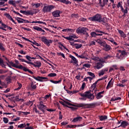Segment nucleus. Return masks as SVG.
I'll return each mask as SVG.
<instances>
[{
    "instance_id": "38",
    "label": "nucleus",
    "mask_w": 129,
    "mask_h": 129,
    "mask_svg": "<svg viewBox=\"0 0 129 129\" xmlns=\"http://www.w3.org/2000/svg\"><path fill=\"white\" fill-rule=\"evenodd\" d=\"M74 46L76 48V49H80V48H81V47H82V44H75Z\"/></svg>"
},
{
    "instance_id": "1",
    "label": "nucleus",
    "mask_w": 129,
    "mask_h": 129,
    "mask_svg": "<svg viewBox=\"0 0 129 129\" xmlns=\"http://www.w3.org/2000/svg\"><path fill=\"white\" fill-rule=\"evenodd\" d=\"M63 101L66 103V104H68V105L74 106L75 107H83V108H91V107H95V105L97 104L96 103H91L90 104L79 103L75 105L71 103L66 100H63Z\"/></svg>"
},
{
    "instance_id": "32",
    "label": "nucleus",
    "mask_w": 129,
    "mask_h": 129,
    "mask_svg": "<svg viewBox=\"0 0 129 129\" xmlns=\"http://www.w3.org/2000/svg\"><path fill=\"white\" fill-rule=\"evenodd\" d=\"M26 125L25 123H22L20 124V125H18L17 127L18 128H24V127H26Z\"/></svg>"
},
{
    "instance_id": "18",
    "label": "nucleus",
    "mask_w": 129,
    "mask_h": 129,
    "mask_svg": "<svg viewBox=\"0 0 129 129\" xmlns=\"http://www.w3.org/2000/svg\"><path fill=\"white\" fill-rule=\"evenodd\" d=\"M69 57L70 58H71L72 60H73V61H71V63H74V64H77V63H78V60L73 55L70 54L69 55Z\"/></svg>"
},
{
    "instance_id": "55",
    "label": "nucleus",
    "mask_w": 129,
    "mask_h": 129,
    "mask_svg": "<svg viewBox=\"0 0 129 129\" xmlns=\"http://www.w3.org/2000/svg\"><path fill=\"white\" fill-rule=\"evenodd\" d=\"M11 76H8L7 78H6V81H7V82H11L12 79L11 78Z\"/></svg>"
},
{
    "instance_id": "9",
    "label": "nucleus",
    "mask_w": 129,
    "mask_h": 129,
    "mask_svg": "<svg viewBox=\"0 0 129 129\" xmlns=\"http://www.w3.org/2000/svg\"><path fill=\"white\" fill-rule=\"evenodd\" d=\"M102 47H103V49L105 52H109V51H110V50H111V46H110V45L107 44V43H106V42H105V43H104L103 46H102Z\"/></svg>"
},
{
    "instance_id": "46",
    "label": "nucleus",
    "mask_w": 129,
    "mask_h": 129,
    "mask_svg": "<svg viewBox=\"0 0 129 129\" xmlns=\"http://www.w3.org/2000/svg\"><path fill=\"white\" fill-rule=\"evenodd\" d=\"M42 5V3H37V4H34L33 6H35V8L36 9H38V8H40V6Z\"/></svg>"
},
{
    "instance_id": "11",
    "label": "nucleus",
    "mask_w": 129,
    "mask_h": 129,
    "mask_svg": "<svg viewBox=\"0 0 129 129\" xmlns=\"http://www.w3.org/2000/svg\"><path fill=\"white\" fill-rule=\"evenodd\" d=\"M62 12L60 10H55L52 12L51 15L54 18H59V17H60V14Z\"/></svg>"
},
{
    "instance_id": "23",
    "label": "nucleus",
    "mask_w": 129,
    "mask_h": 129,
    "mask_svg": "<svg viewBox=\"0 0 129 129\" xmlns=\"http://www.w3.org/2000/svg\"><path fill=\"white\" fill-rule=\"evenodd\" d=\"M34 30H36V31H38L39 32H43V33H45V30H43L41 27H39L38 26H34Z\"/></svg>"
},
{
    "instance_id": "59",
    "label": "nucleus",
    "mask_w": 129,
    "mask_h": 129,
    "mask_svg": "<svg viewBox=\"0 0 129 129\" xmlns=\"http://www.w3.org/2000/svg\"><path fill=\"white\" fill-rule=\"evenodd\" d=\"M105 60H106V59H104V57H103V58L99 59L100 61V63H105Z\"/></svg>"
},
{
    "instance_id": "25",
    "label": "nucleus",
    "mask_w": 129,
    "mask_h": 129,
    "mask_svg": "<svg viewBox=\"0 0 129 129\" xmlns=\"http://www.w3.org/2000/svg\"><path fill=\"white\" fill-rule=\"evenodd\" d=\"M34 16V13L33 11L30 10L28 11H25V16Z\"/></svg>"
},
{
    "instance_id": "5",
    "label": "nucleus",
    "mask_w": 129,
    "mask_h": 129,
    "mask_svg": "<svg viewBox=\"0 0 129 129\" xmlns=\"http://www.w3.org/2000/svg\"><path fill=\"white\" fill-rule=\"evenodd\" d=\"M53 9H55L54 5L45 4V6H44L42 9V12L44 14L46 13H51L52 10H53Z\"/></svg>"
},
{
    "instance_id": "20",
    "label": "nucleus",
    "mask_w": 129,
    "mask_h": 129,
    "mask_svg": "<svg viewBox=\"0 0 129 129\" xmlns=\"http://www.w3.org/2000/svg\"><path fill=\"white\" fill-rule=\"evenodd\" d=\"M119 54H120V57L122 58V57H124L125 55H126V52L125 51H121L120 50H118Z\"/></svg>"
},
{
    "instance_id": "21",
    "label": "nucleus",
    "mask_w": 129,
    "mask_h": 129,
    "mask_svg": "<svg viewBox=\"0 0 129 129\" xmlns=\"http://www.w3.org/2000/svg\"><path fill=\"white\" fill-rule=\"evenodd\" d=\"M15 20H16V21H17L18 23L19 24H22L23 23H24V21H25V20L22 18H20V17H15Z\"/></svg>"
},
{
    "instance_id": "17",
    "label": "nucleus",
    "mask_w": 129,
    "mask_h": 129,
    "mask_svg": "<svg viewBox=\"0 0 129 129\" xmlns=\"http://www.w3.org/2000/svg\"><path fill=\"white\" fill-rule=\"evenodd\" d=\"M30 87H31L32 90H35L37 88V85L36 84V82L32 81L30 83Z\"/></svg>"
},
{
    "instance_id": "41",
    "label": "nucleus",
    "mask_w": 129,
    "mask_h": 129,
    "mask_svg": "<svg viewBox=\"0 0 129 129\" xmlns=\"http://www.w3.org/2000/svg\"><path fill=\"white\" fill-rule=\"evenodd\" d=\"M111 58H113V56L107 54L106 56L104 57V59H106V60H107V59H110Z\"/></svg>"
},
{
    "instance_id": "56",
    "label": "nucleus",
    "mask_w": 129,
    "mask_h": 129,
    "mask_svg": "<svg viewBox=\"0 0 129 129\" xmlns=\"http://www.w3.org/2000/svg\"><path fill=\"white\" fill-rule=\"evenodd\" d=\"M83 67H86V68H90V64L88 63H85L83 64Z\"/></svg>"
},
{
    "instance_id": "24",
    "label": "nucleus",
    "mask_w": 129,
    "mask_h": 129,
    "mask_svg": "<svg viewBox=\"0 0 129 129\" xmlns=\"http://www.w3.org/2000/svg\"><path fill=\"white\" fill-rule=\"evenodd\" d=\"M118 32L119 34L120 35L121 37L122 38H123V39L126 37V35L124 33V32H123V31H122V30H119Z\"/></svg>"
},
{
    "instance_id": "30",
    "label": "nucleus",
    "mask_w": 129,
    "mask_h": 129,
    "mask_svg": "<svg viewBox=\"0 0 129 129\" xmlns=\"http://www.w3.org/2000/svg\"><path fill=\"white\" fill-rule=\"evenodd\" d=\"M109 42H111L112 44H113V45H115V46H117V43H116L115 41H114V39L112 38H110V39H107Z\"/></svg>"
},
{
    "instance_id": "35",
    "label": "nucleus",
    "mask_w": 129,
    "mask_h": 129,
    "mask_svg": "<svg viewBox=\"0 0 129 129\" xmlns=\"http://www.w3.org/2000/svg\"><path fill=\"white\" fill-rule=\"evenodd\" d=\"M107 3H108V0H103V4L101 5V7L103 8L105 5H107Z\"/></svg>"
},
{
    "instance_id": "27",
    "label": "nucleus",
    "mask_w": 129,
    "mask_h": 129,
    "mask_svg": "<svg viewBox=\"0 0 129 129\" xmlns=\"http://www.w3.org/2000/svg\"><path fill=\"white\" fill-rule=\"evenodd\" d=\"M99 118L100 121H102L103 120H105V119H107V116L106 115L99 116Z\"/></svg>"
},
{
    "instance_id": "42",
    "label": "nucleus",
    "mask_w": 129,
    "mask_h": 129,
    "mask_svg": "<svg viewBox=\"0 0 129 129\" xmlns=\"http://www.w3.org/2000/svg\"><path fill=\"white\" fill-rule=\"evenodd\" d=\"M34 104V102L33 101H29V102H27L26 103V105L32 106Z\"/></svg>"
},
{
    "instance_id": "52",
    "label": "nucleus",
    "mask_w": 129,
    "mask_h": 129,
    "mask_svg": "<svg viewBox=\"0 0 129 129\" xmlns=\"http://www.w3.org/2000/svg\"><path fill=\"white\" fill-rule=\"evenodd\" d=\"M59 103H60V104H62V105H63V106H65L66 107H68V105L65 104V102H64V101H59Z\"/></svg>"
},
{
    "instance_id": "31",
    "label": "nucleus",
    "mask_w": 129,
    "mask_h": 129,
    "mask_svg": "<svg viewBox=\"0 0 129 129\" xmlns=\"http://www.w3.org/2000/svg\"><path fill=\"white\" fill-rule=\"evenodd\" d=\"M96 42L98 43V44H100V46H103V45L105 43V41H102L100 39H98L96 40Z\"/></svg>"
},
{
    "instance_id": "62",
    "label": "nucleus",
    "mask_w": 129,
    "mask_h": 129,
    "mask_svg": "<svg viewBox=\"0 0 129 129\" xmlns=\"http://www.w3.org/2000/svg\"><path fill=\"white\" fill-rule=\"evenodd\" d=\"M111 84H111V83L108 82L106 86V89H109V87H110V86H111Z\"/></svg>"
},
{
    "instance_id": "40",
    "label": "nucleus",
    "mask_w": 129,
    "mask_h": 129,
    "mask_svg": "<svg viewBox=\"0 0 129 129\" xmlns=\"http://www.w3.org/2000/svg\"><path fill=\"white\" fill-rule=\"evenodd\" d=\"M48 77H55L57 76V74L56 73H50L47 75Z\"/></svg>"
},
{
    "instance_id": "26",
    "label": "nucleus",
    "mask_w": 129,
    "mask_h": 129,
    "mask_svg": "<svg viewBox=\"0 0 129 129\" xmlns=\"http://www.w3.org/2000/svg\"><path fill=\"white\" fill-rule=\"evenodd\" d=\"M50 82H51V83H53L54 84H58L62 82V79H60L58 81H53L52 80H50Z\"/></svg>"
},
{
    "instance_id": "34",
    "label": "nucleus",
    "mask_w": 129,
    "mask_h": 129,
    "mask_svg": "<svg viewBox=\"0 0 129 129\" xmlns=\"http://www.w3.org/2000/svg\"><path fill=\"white\" fill-rule=\"evenodd\" d=\"M87 74H88V75H89V76H91V77H92L93 78H95V75H94V74L93 73L88 72L87 73Z\"/></svg>"
},
{
    "instance_id": "45",
    "label": "nucleus",
    "mask_w": 129,
    "mask_h": 129,
    "mask_svg": "<svg viewBox=\"0 0 129 129\" xmlns=\"http://www.w3.org/2000/svg\"><path fill=\"white\" fill-rule=\"evenodd\" d=\"M122 6V2H119L118 3L116 7L118 9H119V8L121 7Z\"/></svg>"
},
{
    "instance_id": "58",
    "label": "nucleus",
    "mask_w": 129,
    "mask_h": 129,
    "mask_svg": "<svg viewBox=\"0 0 129 129\" xmlns=\"http://www.w3.org/2000/svg\"><path fill=\"white\" fill-rule=\"evenodd\" d=\"M20 113H23L24 115H28V114H30V112H22V111H20Z\"/></svg>"
},
{
    "instance_id": "49",
    "label": "nucleus",
    "mask_w": 129,
    "mask_h": 129,
    "mask_svg": "<svg viewBox=\"0 0 129 129\" xmlns=\"http://www.w3.org/2000/svg\"><path fill=\"white\" fill-rule=\"evenodd\" d=\"M68 108H71V109L72 110H77V109H78L77 107H71V106H68Z\"/></svg>"
},
{
    "instance_id": "54",
    "label": "nucleus",
    "mask_w": 129,
    "mask_h": 129,
    "mask_svg": "<svg viewBox=\"0 0 129 129\" xmlns=\"http://www.w3.org/2000/svg\"><path fill=\"white\" fill-rule=\"evenodd\" d=\"M25 58H27V59L29 61V62L32 61V59H31V56H30L29 55H26L25 56Z\"/></svg>"
},
{
    "instance_id": "12",
    "label": "nucleus",
    "mask_w": 129,
    "mask_h": 129,
    "mask_svg": "<svg viewBox=\"0 0 129 129\" xmlns=\"http://www.w3.org/2000/svg\"><path fill=\"white\" fill-rule=\"evenodd\" d=\"M22 39L27 41V42H30V43H32L33 45H35V46H37V47H41V45L39 44V43H37L36 41L32 42V41L30 40L29 39L26 38V37H22Z\"/></svg>"
},
{
    "instance_id": "2",
    "label": "nucleus",
    "mask_w": 129,
    "mask_h": 129,
    "mask_svg": "<svg viewBox=\"0 0 129 129\" xmlns=\"http://www.w3.org/2000/svg\"><path fill=\"white\" fill-rule=\"evenodd\" d=\"M90 21L91 22H98V23H106L107 19L105 17L102 18L101 14H97L93 17H90L89 18Z\"/></svg>"
},
{
    "instance_id": "60",
    "label": "nucleus",
    "mask_w": 129,
    "mask_h": 129,
    "mask_svg": "<svg viewBox=\"0 0 129 129\" xmlns=\"http://www.w3.org/2000/svg\"><path fill=\"white\" fill-rule=\"evenodd\" d=\"M122 12L123 13V14H127V13H128L127 11V7H126L125 9H124V10H123Z\"/></svg>"
},
{
    "instance_id": "4",
    "label": "nucleus",
    "mask_w": 129,
    "mask_h": 129,
    "mask_svg": "<svg viewBox=\"0 0 129 129\" xmlns=\"http://www.w3.org/2000/svg\"><path fill=\"white\" fill-rule=\"evenodd\" d=\"M80 95L82 97L88 98L90 99V101L94 99V95H93V94L90 93V91H89L85 92V93H81Z\"/></svg>"
},
{
    "instance_id": "3",
    "label": "nucleus",
    "mask_w": 129,
    "mask_h": 129,
    "mask_svg": "<svg viewBox=\"0 0 129 129\" xmlns=\"http://www.w3.org/2000/svg\"><path fill=\"white\" fill-rule=\"evenodd\" d=\"M5 59L6 61H8V63L10 64L11 66L12 67H15V68H17L18 69H21V70H23L25 72H29L30 74H34V73L32 72L31 70H29V69L26 68V67H23L22 65L17 66L15 64L13 61H10L9 59L7 58V57H5Z\"/></svg>"
},
{
    "instance_id": "37",
    "label": "nucleus",
    "mask_w": 129,
    "mask_h": 129,
    "mask_svg": "<svg viewBox=\"0 0 129 129\" xmlns=\"http://www.w3.org/2000/svg\"><path fill=\"white\" fill-rule=\"evenodd\" d=\"M62 4H66V5H71V2L67 0H62Z\"/></svg>"
},
{
    "instance_id": "16",
    "label": "nucleus",
    "mask_w": 129,
    "mask_h": 129,
    "mask_svg": "<svg viewBox=\"0 0 129 129\" xmlns=\"http://www.w3.org/2000/svg\"><path fill=\"white\" fill-rule=\"evenodd\" d=\"M43 103V102L41 101L40 103H39V109H40V110H41V111L42 112H45V110L44 109V107H46V106H45V105L42 104Z\"/></svg>"
},
{
    "instance_id": "6",
    "label": "nucleus",
    "mask_w": 129,
    "mask_h": 129,
    "mask_svg": "<svg viewBox=\"0 0 129 129\" xmlns=\"http://www.w3.org/2000/svg\"><path fill=\"white\" fill-rule=\"evenodd\" d=\"M19 60H20L22 62H25V63H27L29 65H32L34 67H37V68H40V67L42 66V63L40 61H36L35 62V63H34L33 62L27 61L24 59L19 58Z\"/></svg>"
},
{
    "instance_id": "44",
    "label": "nucleus",
    "mask_w": 129,
    "mask_h": 129,
    "mask_svg": "<svg viewBox=\"0 0 129 129\" xmlns=\"http://www.w3.org/2000/svg\"><path fill=\"white\" fill-rule=\"evenodd\" d=\"M82 55L83 56L85 59H86V58L88 57V55H87V52L86 51H85L84 53H82Z\"/></svg>"
},
{
    "instance_id": "48",
    "label": "nucleus",
    "mask_w": 129,
    "mask_h": 129,
    "mask_svg": "<svg viewBox=\"0 0 129 129\" xmlns=\"http://www.w3.org/2000/svg\"><path fill=\"white\" fill-rule=\"evenodd\" d=\"M3 121L4 123H8L9 122V119L7 117H4L3 118Z\"/></svg>"
},
{
    "instance_id": "8",
    "label": "nucleus",
    "mask_w": 129,
    "mask_h": 129,
    "mask_svg": "<svg viewBox=\"0 0 129 129\" xmlns=\"http://www.w3.org/2000/svg\"><path fill=\"white\" fill-rule=\"evenodd\" d=\"M87 31H89L88 29L86 27H79L76 30L77 34H84L85 32H87Z\"/></svg>"
},
{
    "instance_id": "28",
    "label": "nucleus",
    "mask_w": 129,
    "mask_h": 129,
    "mask_svg": "<svg viewBox=\"0 0 129 129\" xmlns=\"http://www.w3.org/2000/svg\"><path fill=\"white\" fill-rule=\"evenodd\" d=\"M8 4L9 5H11L12 6H13L14 7H16L17 6L15 3V1L14 0H9Z\"/></svg>"
},
{
    "instance_id": "47",
    "label": "nucleus",
    "mask_w": 129,
    "mask_h": 129,
    "mask_svg": "<svg viewBox=\"0 0 129 129\" xmlns=\"http://www.w3.org/2000/svg\"><path fill=\"white\" fill-rule=\"evenodd\" d=\"M5 16L6 17V18H7V19H8L9 20H10L11 18H12V16H11V15H10V14L9 13H6L5 14Z\"/></svg>"
},
{
    "instance_id": "53",
    "label": "nucleus",
    "mask_w": 129,
    "mask_h": 129,
    "mask_svg": "<svg viewBox=\"0 0 129 129\" xmlns=\"http://www.w3.org/2000/svg\"><path fill=\"white\" fill-rule=\"evenodd\" d=\"M85 85H86V84L85 83H83L82 85V87L81 88H80V90L81 91V90H83L84 89V88H85Z\"/></svg>"
},
{
    "instance_id": "29",
    "label": "nucleus",
    "mask_w": 129,
    "mask_h": 129,
    "mask_svg": "<svg viewBox=\"0 0 129 129\" xmlns=\"http://www.w3.org/2000/svg\"><path fill=\"white\" fill-rule=\"evenodd\" d=\"M74 31H75L74 29L68 28V29H63L62 30V32H71V33H73Z\"/></svg>"
},
{
    "instance_id": "33",
    "label": "nucleus",
    "mask_w": 129,
    "mask_h": 129,
    "mask_svg": "<svg viewBox=\"0 0 129 129\" xmlns=\"http://www.w3.org/2000/svg\"><path fill=\"white\" fill-rule=\"evenodd\" d=\"M0 50L1 51H3V52H5L6 51V48L4 47V44L0 42Z\"/></svg>"
},
{
    "instance_id": "63",
    "label": "nucleus",
    "mask_w": 129,
    "mask_h": 129,
    "mask_svg": "<svg viewBox=\"0 0 129 129\" xmlns=\"http://www.w3.org/2000/svg\"><path fill=\"white\" fill-rule=\"evenodd\" d=\"M61 125H66L68 124V122L67 121H63L61 123Z\"/></svg>"
},
{
    "instance_id": "22",
    "label": "nucleus",
    "mask_w": 129,
    "mask_h": 129,
    "mask_svg": "<svg viewBox=\"0 0 129 129\" xmlns=\"http://www.w3.org/2000/svg\"><path fill=\"white\" fill-rule=\"evenodd\" d=\"M108 71V70L107 69H103L99 73L98 76H102V75H104V73H105V72H107Z\"/></svg>"
},
{
    "instance_id": "61",
    "label": "nucleus",
    "mask_w": 129,
    "mask_h": 129,
    "mask_svg": "<svg viewBox=\"0 0 129 129\" xmlns=\"http://www.w3.org/2000/svg\"><path fill=\"white\" fill-rule=\"evenodd\" d=\"M15 100H16V101H21V100H23V99H19V96H17L16 97H15Z\"/></svg>"
},
{
    "instance_id": "10",
    "label": "nucleus",
    "mask_w": 129,
    "mask_h": 129,
    "mask_svg": "<svg viewBox=\"0 0 129 129\" xmlns=\"http://www.w3.org/2000/svg\"><path fill=\"white\" fill-rule=\"evenodd\" d=\"M32 77L34 79L37 80V81H39V82H43V80H48V78L44 77L38 76L37 77H36L34 76H33Z\"/></svg>"
},
{
    "instance_id": "57",
    "label": "nucleus",
    "mask_w": 129,
    "mask_h": 129,
    "mask_svg": "<svg viewBox=\"0 0 129 129\" xmlns=\"http://www.w3.org/2000/svg\"><path fill=\"white\" fill-rule=\"evenodd\" d=\"M18 52L20 54H22V55H26L27 54V52H24V50H19Z\"/></svg>"
},
{
    "instance_id": "7",
    "label": "nucleus",
    "mask_w": 129,
    "mask_h": 129,
    "mask_svg": "<svg viewBox=\"0 0 129 129\" xmlns=\"http://www.w3.org/2000/svg\"><path fill=\"white\" fill-rule=\"evenodd\" d=\"M41 40L42 41V42H43V43H44V44L46 45V46H48V47H49V46H50V44H52V43H53V41L52 40L47 39V37H46L45 36L41 37Z\"/></svg>"
},
{
    "instance_id": "43",
    "label": "nucleus",
    "mask_w": 129,
    "mask_h": 129,
    "mask_svg": "<svg viewBox=\"0 0 129 129\" xmlns=\"http://www.w3.org/2000/svg\"><path fill=\"white\" fill-rule=\"evenodd\" d=\"M71 17L75 18V19H78V18H79V16H78V14H73L71 15Z\"/></svg>"
},
{
    "instance_id": "51",
    "label": "nucleus",
    "mask_w": 129,
    "mask_h": 129,
    "mask_svg": "<svg viewBox=\"0 0 129 129\" xmlns=\"http://www.w3.org/2000/svg\"><path fill=\"white\" fill-rule=\"evenodd\" d=\"M67 127L70 128H73L74 127H76V125H68Z\"/></svg>"
},
{
    "instance_id": "14",
    "label": "nucleus",
    "mask_w": 129,
    "mask_h": 129,
    "mask_svg": "<svg viewBox=\"0 0 129 129\" xmlns=\"http://www.w3.org/2000/svg\"><path fill=\"white\" fill-rule=\"evenodd\" d=\"M129 125L128 122H127L126 121H122L121 122V124L118 126V127H120L121 126L122 127H123L124 128H125L127 125Z\"/></svg>"
},
{
    "instance_id": "15",
    "label": "nucleus",
    "mask_w": 129,
    "mask_h": 129,
    "mask_svg": "<svg viewBox=\"0 0 129 129\" xmlns=\"http://www.w3.org/2000/svg\"><path fill=\"white\" fill-rule=\"evenodd\" d=\"M94 67L96 69H98V70L101 69V68L103 67V64H102V63L100 62H97Z\"/></svg>"
},
{
    "instance_id": "50",
    "label": "nucleus",
    "mask_w": 129,
    "mask_h": 129,
    "mask_svg": "<svg viewBox=\"0 0 129 129\" xmlns=\"http://www.w3.org/2000/svg\"><path fill=\"white\" fill-rule=\"evenodd\" d=\"M91 37L95 38L96 37V33L95 32H92L90 33Z\"/></svg>"
},
{
    "instance_id": "64",
    "label": "nucleus",
    "mask_w": 129,
    "mask_h": 129,
    "mask_svg": "<svg viewBox=\"0 0 129 129\" xmlns=\"http://www.w3.org/2000/svg\"><path fill=\"white\" fill-rule=\"evenodd\" d=\"M25 129H34V127L33 126H27V127H25Z\"/></svg>"
},
{
    "instance_id": "36",
    "label": "nucleus",
    "mask_w": 129,
    "mask_h": 129,
    "mask_svg": "<svg viewBox=\"0 0 129 129\" xmlns=\"http://www.w3.org/2000/svg\"><path fill=\"white\" fill-rule=\"evenodd\" d=\"M17 84L18 85V87L15 89V91L20 90L21 88H22V84L20 83L19 82H17Z\"/></svg>"
},
{
    "instance_id": "39",
    "label": "nucleus",
    "mask_w": 129,
    "mask_h": 129,
    "mask_svg": "<svg viewBox=\"0 0 129 129\" xmlns=\"http://www.w3.org/2000/svg\"><path fill=\"white\" fill-rule=\"evenodd\" d=\"M63 38H64V39H66V40H68V41H74V39L73 38H72L71 37H65V36H63Z\"/></svg>"
},
{
    "instance_id": "19",
    "label": "nucleus",
    "mask_w": 129,
    "mask_h": 129,
    "mask_svg": "<svg viewBox=\"0 0 129 129\" xmlns=\"http://www.w3.org/2000/svg\"><path fill=\"white\" fill-rule=\"evenodd\" d=\"M83 119V118L82 117H75L73 120V122H77V121H82V120Z\"/></svg>"
},
{
    "instance_id": "13",
    "label": "nucleus",
    "mask_w": 129,
    "mask_h": 129,
    "mask_svg": "<svg viewBox=\"0 0 129 129\" xmlns=\"http://www.w3.org/2000/svg\"><path fill=\"white\" fill-rule=\"evenodd\" d=\"M102 94H104V91L100 92L98 94L95 95L96 98L97 99H101V98H102V97H103V95H102Z\"/></svg>"
}]
</instances>
